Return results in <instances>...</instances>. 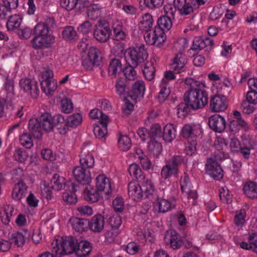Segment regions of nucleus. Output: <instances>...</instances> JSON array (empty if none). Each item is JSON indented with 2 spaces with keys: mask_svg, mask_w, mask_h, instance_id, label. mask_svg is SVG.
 I'll list each match as a JSON object with an SVG mask.
<instances>
[{
  "mask_svg": "<svg viewBox=\"0 0 257 257\" xmlns=\"http://www.w3.org/2000/svg\"><path fill=\"white\" fill-rule=\"evenodd\" d=\"M185 83L190 88L184 94V102L178 105L179 116H185L191 109L202 108L208 103V93L203 83L192 78H187Z\"/></svg>",
  "mask_w": 257,
  "mask_h": 257,
  "instance_id": "1",
  "label": "nucleus"
},
{
  "mask_svg": "<svg viewBox=\"0 0 257 257\" xmlns=\"http://www.w3.org/2000/svg\"><path fill=\"white\" fill-rule=\"evenodd\" d=\"M77 239L72 236L62 237L60 240L55 239L51 243V249L57 257L75 252Z\"/></svg>",
  "mask_w": 257,
  "mask_h": 257,
  "instance_id": "2",
  "label": "nucleus"
},
{
  "mask_svg": "<svg viewBox=\"0 0 257 257\" xmlns=\"http://www.w3.org/2000/svg\"><path fill=\"white\" fill-rule=\"evenodd\" d=\"M184 158L181 155H175L169 159L162 169L161 175L165 179L172 176H176L179 172V167L184 163Z\"/></svg>",
  "mask_w": 257,
  "mask_h": 257,
  "instance_id": "3",
  "label": "nucleus"
},
{
  "mask_svg": "<svg viewBox=\"0 0 257 257\" xmlns=\"http://www.w3.org/2000/svg\"><path fill=\"white\" fill-rule=\"evenodd\" d=\"M144 38L150 45H156L158 48H162L166 41V36L161 29L156 28L144 32Z\"/></svg>",
  "mask_w": 257,
  "mask_h": 257,
  "instance_id": "4",
  "label": "nucleus"
},
{
  "mask_svg": "<svg viewBox=\"0 0 257 257\" xmlns=\"http://www.w3.org/2000/svg\"><path fill=\"white\" fill-rule=\"evenodd\" d=\"M111 31L110 26L105 21L100 20L95 25L93 30L94 38L99 42H106L109 39Z\"/></svg>",
  "mask_w": 257,
  "mask_h": 257,
  "instance_id": "5",
  "label": "nucleus"
},
{
  "mask_svg": "<svg viewBox=\"0 0 257 257\" xmlns=\"http://www.w3.org/2000/svg\"><path fill=\"white\" fill-rule=\"evenodd\" d=\"M131 63L133 66H138L147 60L148 54L144 44L132 49L129 53Z\"/></svg>",
  "mask_w": 257,
  "mask_h": 257,
  "instance_id": "6",
  "label": "nucleus"
},
{
  "mask_svg": "<svg viewBox=\"0 0 257 257\" xmlns=\"http://www.w3.org/2000/svg\"><path fill=\"white\" fill-rule=\"evenodd\" d=\"M53 76V73L49 71H46L42 75L43 79L41 81L42 90L47 95H52L57 87Z\"/></svg>",
  "mask_w": 257,
  "mask_h": 257,
  "instance_id": "7",
  "label": "nucleus"
},
{
  "mask_svg": "<svg viewBox=\"0 0 257 257\" xmlns=\"http://www.w3.org/2000/svg\"><path fill=\"white\" fill-rule=\"evenodd\" d=\"M21 88L33 98H36L39 92L37 82L34 79L23 78L20 81Z\"/></svg>",
  "mask_w": 257,
  "mask_h": 257,
  "instance_id": "8",
  "label": "nucleus"
},
{
  "mask_svg": "<svg viewBox=\"0 0 257 257\" xmlns=\"http://www.w3.org/2000/svg\"><path fill=\"white\" fill-rule=\"evenodd\" d=\"M205 166L207 173L214 179L220 180L222 179L223 171L215 160L212 158L208 159Z\"/></svg>",
  "mask_w": 257,
  "mask_h": 257,
  "instance_id": "9",
  "label": "nucleus"
},
{
  "mask_svg": "<svg viewBox=\"0 0 257 257\" xmlns=\"http://www.w3.org/2000/svg\"><path fill=\"white\" fill-rule=\"evenodd\" d=\"M145 92L144 82L141 80L137 81L132 84V88L129 89L128 96L135 102L144 97Z\"/></svg>",
  "mask_w": 257,
  "mask_h": 257,
  "instance_id": "10",
  "label": "nucleus"
},
{
  "mask_svg": "<svg viewBox=\"0 0 257 257\" xmlns=\"http://www.w3.org/2000/svg\"><path fill=\"white\" fill-rule=\"evenodd\" d=\"M72 173L75 180L82 184H88L91 180L90 171L81 166L75 167Z\"/></svg>",
  "mask_w": 257,
  "mask_h": 257,
  "instance_id": "11",
  "label": "nucleus"
},
{
  "mask_svg": "<svg viewBox=\"0 0 257 257\" xmlns=\"http://www.w3.org/2000/svg\"><path fill=\"white\" fill-rule=\"evenodd\" d=\"M226 108V98L224 95H215L211 98L210 108L212 111H223Z\"/></svg>",
  "mask_w": 257,
  "mask_h": 257,
  "instance_id": "12",
  "label": "nucleus"
},
{
  "mask_svg": "<svg viewBox=\"0 0 257 257\" xmlns=\"http://www.w3.org/2000/svg\"><path fill=\"white\" fill-rule=\"evenodd\" d=\"M208 124L212 130L218 133L223 132L226 126L224 117L218 114L211 116L209 119Z\"/></svg>",
  "mask_w": 257,
  "mask_h": 257,
  "instance_id": "13",
  "label": "nucleus"
},
{
  "mask_svg": "<svg viewBox=\"0 0 257 257\" xmlns=\"http://www.w3.org/2000/svg\"><path fill=\"white\" fill-rule=\"evenodd\" d=\"M65 186L68 188V191L63 193L62 196L63 200L69 205L75 204L77 201L76 195L75 194V192L77 190L76 189L77 185L73 182H69Z\"/></svg>",
  "mask_w": 257,
  "mask_h": 257,
  "instance_id": "14",
  "label": "nucleus"
},
{
  "mask_svg": "<svg viewBox=\"0 0 257 257\" xmlns=\"http://www.w3.org/2000/svg\"><path fill=\"white\" fill-rule=\"evenodd\" d=\"M187 63V58L185 54L179 52L173 59L172 67L175 73H180L185 70V65Z\"/></svg>",
  "mask_w": 257,
  "mask_h": 257,
  "instance_id": "15",
  "label": "nucleus"
},
{
  "mask_svg": "<svg viewBox=\"0 0 257 257\" xmlns=\"http://www.w3.org/2000/svg\"><path fill=\"white\" fill-rule=\"evenodd\" d=\"M201 130L199 126L195 124H186L182 128L181 135L185 139H191L199 136Z\"/></svg>",
  "mask_w": 257,
  "mask_h": 257,
  "instance_id": "16",
  "label": "nucleus"
},
{
  "mask_svg": "<svg viewBox=\"0 0 257 257\" xmlns=\"http://www.w3.org/2000/svg\"><path fill=\"white\" fill-rule=\"evenodd\" d=\"M96 188L100 192H104L106 194L111 192L110 180L104 175H99L96 178Z\"/></svg>",
  "mask_w": 257,
  "mask_h": 257,
  "instance_id": "17",
  "label": "nucleus"
},
{
  "mask_svg": "<svg viewBox=\"0 0 257 257\" xmlns=\"http://www.w3.org/2000/svg\"><path fill=\"white\" fill-rule=\"evenodd\" d=\"M28 128L31 135L34 138L39 139L42 136V131L43 130L41 127L39 118H33L30 119L28 124Z\"/></svg>",
  "mask_w": 257,
  "mask_h": 257,
  "instance_id": "18",
  "label": "nucleus"
},
{
  "mask_svg": "<svg viewBox=\"0 0 257 257\" xmlns=\"http://www.w3.org/2000/svg\"><path fill=\"white\" fill-rule=\"evenodd\" d=\"M257 148V143L252 140L244 141L242 147L239 151L245 159H248L251 153Z\"/></svg>",
  "mask_w": 257,
  "mask_h": 257,
  "instance_id": "19",
  "label": "nucleus"
},
{
  "mask_svg": "<svg viewBox=\"0 0 257 257\" xmlns=\"http://www.w3.org/2000/svg\"><path fill=\"white\" fill-rule=\"evenodd\" d=\"M27 186L22 180L19 181L14 186L12 197L13 199L17 201H20L26 194Z\"/></svg>",
  "mask_w": 257,
  "mask_h": 257,
  "instance_id": "20",
  "label": "nucleus"
},
{
  "mask_svg": "<svg viewBox=\"0 0 257 257\" xmlns=\"http://www.w3.org/2000/svg\"><path fill=\"white\" fill-rule=\"evenodd\" d=\"M69 222L73 229L77 232L85 231L89 227V220L81 218L72 217Z\"/></svg>",
  "mask_w": 257,
  "mask_h": 257,
  "instance_id": "21",
  "label": "nucleus"
},
{
  "mask_svg": "<svg viewBox=\"0 0 257 257\" xmlns=\"http://www.w3.org/2000/svg\"><path fill=\"white\" fill-rule=\"evenodd\" d=\"M129 83L128 80L124 78L117 79L115 83V88L116 94L120 97L125 98V94L128 95Z\"/></svg>",
  "mask_w": 257,
  "mask_h": 257,
  "instance_id": "22",
  "label": "nucleus"
},
{
  "mask_svg": "<svg viewBox=\"0 0 257 257\" xmlns=\"http://www.w3.org/2000/svg\"><path fill=\"white\" fill-rule=\"evenodd\" d=\"M79 161L81 166L88 169L92 168L94 165L93 156L85 148L82 150L80 154Z\"/></svg>",
  "mask_w": 257,
  "mask_h": 257,
  "instance_id": "23",
  "label": "nucleus"
},
{
  "mask_svg": "<svg viewBox=\"0 0 257 257\" xmlns=\"http://www.w3.org/2000/svg\"><path fill=\"white\" fill-rule=\"evenodd\" d=\"M129 197L136 201H139L143 196V194L139 184L131 182L128 185Z\"/></svg>",
  "mask_w": 257,
  "mask_h": 257,
  "instance_id": "24",
  "label": "nucleus"
},
{
  "mask_svg": "<svg viewBox=\"0 0 257 257\" xmlns=\"http://www.w3.org/2000/svg\"><path fill=\"white\" fill-rule=\"evenodd\" d=\"M89 222V226L93 232H100L104 228V218L100 214L94 215Z\"/></svg>",
  "mask_w": 257,
  "mask_h": 257,
  "instance_id": "25",
  "label": "nucleus"
},
{
  "mask_svg": "<svg viewBox=\"0 0 257 257\" xmlns=\"http://www.w3.org/2000/svg\"><path fill=\"white\" fill-rule=\"evenodd\" d=\"M109 121H98L94 124L93 132L98 139H105L107 135V124Z\"/></svg>",
  "mask_w": 257,
  "mask_h": 257,
  "instance_id": "26",
  "label": "nucleus"
},
{
  "mask_svg": "<svg viewBox=\"0 0 257 257\" xmlns=\"http://www.w3.org/2000/svg\"><path fill=\"white\" fill-rule=\"evenodd\" d=\"M51 40L50 36H35L31 41V44L34 48H47L50 46Z\"/></svg>",
  "mask_w": 257,
  "mask_h": 257,
  "instance_id": "27",
  "label": "nucleus"
},
{
  "mask_svg": "<svg viewBox=\"0 0 257 257\" xmlns=\"http://www.w3.org/2000/svg\"><path fill=\"white\" fill-rule=\"evenodd\" d=\"M39 118L43 131L48 133L53 130L54 124H53L52 116L50 113L48 112L43 113Z\"/></svg>",
  "mask_w": 257,
  "mask_h": 257,
  "instance_id": "28",
  "label": "nucleus"
},
{
  "mask_svg": "<svg viewBox=\"0 0 257 257\" xmlns=\"http://www.w3.org/2000/svg\"><path fill=\"white\" fill-rule=\"evenodd\" d=\"M122 64L119 59L113 58L109 62L108 69V75L116 78L122 72Z\"/></svg>",
  "mask_w": 257,
  "mask_h": 257,
  "instance_id": "29",
  "label": "nucleus"
},
{
  "mask_svg": "<svg viewBox=\"0 0 257 257\" xmlns=\"http://www.w3.org/2000/svg\"><path fill=\"white\" fill-rule=\"evenodd\" d=\"M53 124L56 127L60 134L64 135L68 130L67 121H66L63 115L58 114L52 116Z\"/></svg>",
  "mask_w": 257,
  "mask_h": 257,
  "instance_id": "30",
  "label": "nucleus"
},
{
  "mask_svg": "<svg viewBox=\"0 0 257 257\" xmlns=\"http://www.w3.org/2000/svg\"><path fill=\"white\" fill-rule=\"evenodd\" d=\"M92 250L91 243L86 240L77 241V248L75 253L79 257H85L88 255Z\"/></svg>",
  "mask_w": 257,
  "mask_h": 257,
  "instance_id": "31",
  "label": "nucleus"
},
{
  "mask_svg": "<svg viewBox=\"0 0 257 257\" xmlns=\"http://www.w3.org/2000/svg\"><path fill=\"white\" fill-rule=\"evenodd\" d=\"M176 136V126L172 123L166 124L164 127L162 137L168 142H171Z\"/></svg>",
  "mask_w": 257,
  "mask_h": 257,
  "instance_id": "32",
  "label": "nucleus"
},
{
  "mask_svg": "<svg viewBox=\"0 0 257 257\" xmlns=\"http://www.w3.org/2000/svg\"><path fill=\"white\" fill-rule=\"evenodd\" d=\"M100 192L96 188H94L90 186H87L84 191V198L90 202H96L100 197Z\"/></svg>",
  "mask_w": 257,
  "mask_h": 257,
  "instance_id": "33",
  "label": "nucleus"
},
{
  "mask_svg": "<svg viewBox=\"0 0 257 257\" xmlns=\"http://www.w3.org/2000/svg\"><path fill=\"white\" fill-rule=\"evenodd\" d=\"M155 208L159 212L165 213L171 208L170 202L168 199L158 197L154 203Z\"/></svg>",
  "mask_w": 257,
  "mask_h": 257,
  "instance_id": "34",
  "label": "nucleus"
},
{
  "mask_svg": "<svg viewBox=\"0 0 257 257\" xmlns=\"http://www.w3.org/2000/svg\"><path fill=\"white\" fill-rule=\"evenodd\" d=\"M9 239L11 244L21 247L25 242V234L20 232L14 231L9 234Z\"/></svg>",
  "mask_w": 257,
  "mask_h": 257,
  "instance_id": "35",
  "label": "nucleus"
},
{
  "mask_svg": "<svg viewBox=\"0 0 257 257\" xmlns=\"http://www.w3.org/2000/svg\"><path fill=\"white\" fill-rule=\"evenodd\" d=\"M243 191L245 195L251 199L257 198V183L250 181L247 182L243 187Z\"/></svg>",
  "mask_w": 257,
  "mask_h": 257,
  "instance_id": "36",
  "label": "nucleus"
},
{
  "mask_svg": "<svg viewBox=\"0 0 257 257\" xmlns=\"http://www.w3.org/2000/svg\"><path fill=\"white\" fill-rule=\"evenodd\" d=\"M153 19L149 14H146L142 16V20L139 24V29L143 32L153 29Z\"/></svg>",
  "mask_w": 257,
  "mask_h": 257,
  "instance_id": "37",
  "label": "nucleus"
},
{
  "mask_svg": "<svg viewBox=\"0 0 257 257\" xmlns=\"http://www.w3.org/2000/svg\"><path fill=\"white\" fill-rule=\"evenodd\" d=\"M50 184L51 188L56 191L61 190L63 186L67 187L65 186L67 184H65V179L57 174H55L53 175Z\"/></svg>",
  "mask_w": 257,
  "mask_h": 257,
  "instance_id": "38",
  "label": "nucleus"
},
{
  "mask_svg": "<svg viewBox=\"0 0 257 257\" xmlns=\"http://www.w3.org/2000/svg\"><path fill=\"white\" fill-rule=\"evenodd\" d=\"M87 57L95 63V66H99L102 61V56L100 50L95 47H91L89 49Z\"/></svg>",
  "mask_w": 257,
  "mask_h": 257,
  "instance_id": "39",
  "label": "nucleus"
},
{
  "mask_svg": "<svg viewBox=\"0 0 257 257\" xmlns=\"http://www.w3.org/2000/svg\"><path fill=\"white\" fill-rule=\"evenodd\" d=\"M169 240L170 247L174 249H178L183 243L181 237L175 230L171 231Z\"/></svg>",
  "mask_w": 257,
  "mask_h": 257,
  "instance_id": "40",
  "label": "nucleus"
},
{
  "mask_svg": "<svg viewBox=\"0 0 257 257\" xmlns=\"http://www.w3.org/2000/svg\"><path fill=\"white\" fill-rule=\"evenodd\" d=\"M128 173L131 176L135 177L139 182L145 180V177L140 167L136 164H131L128 169Z\"/></svg>",
  "mask_w": 257,
  "mask_h": 257,
  "instance_id": "41",
  "label": "nucleus"
},
{
  "mask_svg": "<svg viewBox=\"0 0 257 257\" xmlns=\"http://www.w3.org/2000/svg\"><path fill=\"white\" fill-rule=\"evenodd\" d=\"M140 182L142 183L141 188L143 194L145 195L146 197L149 198L154 192V187L153 183L152 182L151 180L149 179H147L146 181L144 180Z\"/></svg>",
  "mask_w": 257,
  "mask_h": 257,
  "instance_id": "42",
  "label": "nucleus"
},
{
  "mask_svg": "<svg viewBox=\"0 0 257 257\" xmlns=\"http://www.w3.org/2000/svg\"><path fill=\"white\" fill-rule=\"evenodd\" d=\"M62 36L66 41L76 40L78 39L77 32L72 26H67L64 29Z\"/></svg>",
  "mask_w": 257,
  "mask_h": 257,
  "instance_id": "43",
  "label": "nucleus"
},
{
  "mask_svg": "<svg viewBox=\"0 0 257 257\" xmlns=\"http://www.w3.org/2000/svg\"><path fill=\"white\" fill-rule=\"evenodd\" d=\"M158 26H155L159 28L164 32V30H169L172 26V23L170 18L168 16H163L158 20Z\"/></svg>",
  "mask_w": 257,
  "mask_h": 257,
  "instance_id": "44",
  "label": "nucleus"
},
{
  "mask_svg": "<svg viewBox=\"0 0 257 257\" xmlns=\"http://www.w3.org/2000/svg\"><path fill=\"white\" fill-rule=\"evenodd\" d=\"M148 148L149 152L156 157L159 156L162 150L161 144L155 140H151L148 143Z\"/></svg>",
  "mask_w": 257,
  "mask_h": 257,
  "instance_id": "45",
  "label": "nucleus"
},
{
  "mask_svg": "<svg viewBox=\"0 0 257 257\" xmlns=\"http://www.w3.org/2000/svg\"><path fill=\"white\" fill-rule=\"evenodd\" d=\"M118 147L122 151H127L132 146L131 139L126 135H120L118 140Z\"/></svg>",
  "mask_w": 257,
  "mask_h": 257,
  "instance_id": "46",
  "label": "nucleus"
},
{
  "mask_svg": "<svg viewBox=\"0 0 257 257\" xmlns=\"http://www.w3.org/2000/svg\"><path fill=\"white\" fill-rule=\"evenodd\" d=\"M143 73L146 79L151 81L155 78V68L151 63L147 62L143 69Z\"/></svg>",
  "mask_w": 257,
  "mask_h": 257,
  "instance_id": "47",
  "label": "nucleus"
},
{
  "mask_svg": "<svg viewBox=\"0 0 257 257\" xmlns=\"http://www.w3.org/2000/svg\"><path fill=\"white\" fill-rule=\"evenodd\" d=\"M100 7L98 4L91 5L87 8V16L91 20L97 19L101 14Z\"/></svg>",
  "mask_w": 257,
  "mask_h": 257,
  "instance_id": "48",
  "label": "nucleus"
},
{
  "mask_svg": "<svg viewBox=\"0 0 257 257\" xmlns=\"http://www.w3.org/2000/svg\"><path fill=\"white\" fill-rule=\"evenodd\" d=\"M49 29L47 25L39 23L34 28L33 34L35 36H46L48 35Z\"/></svg>",
  "mask_w": 257,
  "mask_h": 257,
  "instance_id": "49",
  "label": "nucleus"
},
{
  "mask_svg": "<svg viewBox=\"0 0 257 257\" xmlns=\"http://www.w3.org/2000/svg\"><path fill=\"white\" fill-rule=\"evenodd\" d=\"M89 115L93 119H100L98 121H109L108 116L102 110L97 108L91 110L89 113Z\"/></svg>",
  "mask_w": 257,
  "mask_h": 257,
  "instance_id": "50",
  "label": "nucleus"
},
{
  "mask_svg": "<svg viewBox=\"0 0 257 257\" xmlns=\"http://www.w3.org/2000/svg\"><path fill=\"white\" fill-rule=\"evenodd\" d=\"M82 120V116L79 113L73 114L68 117L67 119L68 127H75L79 125Z\"/></svg>",
  "mask_w": 257,
  "mask_h": 257,
  "instance_id": "51",
  "label": "nucleus"
},
{
  "mask_svg": "<svg viewBox=\"0 0 257 257\" xmlns=\"http://www.w3.org/2000/svg\"><path fill=\"white\" fill-rule=\"evenodd\" d=\"M147 133L150 138H160L162 136L160 125L158 123L152 125Z\"/></svg>",
  "mask_w": 257,
  "mask_h": 257,
  "instance_id": "52",
  "label": "nucleus"
},
{
  "mask_svg": "<svg viewBox=\"0 0 257 257\" xmlns=\"http://www.w3.org/2000/svg\"><path fill=\"white\" fill-rule=\"evenodd\" d=\"M21 22V19L17 15L10 17L7 23L8 30H13L19 28L20 26Z\"/></svg>",
  "mask_w": 257,
  "mask_h": 257,
  "instance_id": "53",
  "label": "nucleus"
},
{
  "mask_svg": "<svg viewBox=\"0 0 257 257\" xmlns=\"http://www.w3.org/2000/svg\"><path fill=\"white\" fill-rule=\"evenodd\" d=\"M137 66H133L131 62L127 67H125L123 70L124 75L125 76V79L127 80H134L136 77V72L134 70L135 67Z\"/></svg>",
  "mask_w": 257,
  "mask_h": 257,
  "instance_id": "54",
  "label": "nucleus"
},
{
  "mask_svg": "<svg viewBox=\"0 0 257 257\" xmlns=\"http://www.w3.org/2000/svg\"><path fill=\"white\" fill-rule=\"evenodd\" d=\"M31 134L27 133H24L20 138V141L22 145L27 149H30L33 146V142Z\"/></svg>",
  "mask_w": 257,
  "mask_h": 257,
  "instance_id": "55",
  "label": "nucleus"
},
{
  "mask_svg": "<svg viewBox=\"0 0 257 257\" xmlns=\"http://www.w3.org/2000/svg\"><path fill=\"white\" fill-rule=\"evenodd\" d=\"M194 7L191 3H186L183 5L181 7L178 8L177 10L178 11L180 15L187 16L193 13Z\"/></svg>",
  "mask_w": 257,
  "mask_h": 257,
  "instance_id": "56",
  "label": "nucleus"
},
{
  "mask_svg": "<svg viewBox=\"0 0 257 257\" xmlns=\"http://www.w3.org/2000/svg\"><path fill=\"white\" fill-rule=\"evenodd\" d=\"M219 197L221 201L224 203L229 204L232 201L231 196L227 188L223 187L219 190Z\"/></svg>",
  "mask_w": 257,
  "mask_h": 257,
  "instance_id": "57",
  "label": "nucleus"
},
{
  "mask_svg": "<svg viewBox=\"0 0 257 257\" xmlns=\"http://www.w3.org/2000/svg\"><path fill=\"white\" fill-rule=\"evenodd\" d=\"M113 39L116 41H120L124 39L125 38V34L122 31L121 26L117 25L113 27Z\"/></svg>",
  "mask_w": 257,
  "mask_h": 257,
  "instance_id": "58",
  "label": "nucleus"
},
{
  "mask_svg": "<svg viewBox=\"0 0 257 257\" xmlns=\"http://www.w3.org/2000/svg\"><path fill=\"white\" fill-rule=\"evenodd\" d=\"M62 111L66 113H70L73 110V103L68 98L63 99L61 101Z\"/></svg>",
  "mask_w": 257,
  "mask_h": 257,
  "instance_id": "59",
  "label": "nucleus"
},
{
  "mask_svg": "<svg viewBox=\"0 0 257 257\" xmlns=\"http://www.w3.org/2000/svg\"><path fill=\"white\" fill-rule=\"evenodd\" d=\"M16 160L19 162H24L28 157V154L26 150L23 149H18L14 154Z\"/></svg>",
  "mask_w": 257,
  "mask_h": 257,
  "instance_id": "60",
  "label": "nucleus"
},
{
  "mask_svg": "<svg viewBox=\"0 0 257 257\" xmlns=\"http://www.w3.org/2000/svg\"><path fill=\"white\" fill-rule=\"evenodd\" d=\"M164 0H144L145 6L151 9L160 8L164 4Z\"/></svg>",
  "mask_w": 257,
  "mask_h": 257,
  "instance_id": "61",
  "label": "nucleus"
},
{
  "mask_svg": "<svg viewBox=\"0 0 257 257\" xmlns=\"http://www.w3.org/2000/svg\"><path fill=\"white\" fill-rule=\"evenodd\" d=\"M187 45V41L186 39L181 38L178 39L174 44V47L179 52L184 51Z\"/></svg>",
  "mask_w": 257,
  "mask_h": 257,
  "instance_id": "62",
  "label": "nucleus"
},
{
  "mask_svg": "<svg viewBox=\"0 0 257 257\" xmlns=\"http://www.w3.org/2000/svg\"><path fill=\"white\" fill-rule=\"evenodd\" d=\"M112 205L115 212H122L124 209L123 199L121 197L116 198L113 201Z\"/></svg>",
  "mask_w": 257,
  "mask_h": 257,
  "instance_id": "63",
  "label": "nucleus"
},
{
  "mask_svg": "<svg viewBox=\"0 0 257 257\" xmlns=\"http://www.w3.org/2000/svg\"><path fill=\"white\" fill-rule=\"evenodd\" d=\"M254 104H252L246 100H244L242 102L241 107L242 111L246 114L252 113L255 109Z\"/></svg>",
  "mask_w": 257,
  "mask_h": 257,
  "instance_id": "64",
  "label": "nucleus"
}]
</instances>
